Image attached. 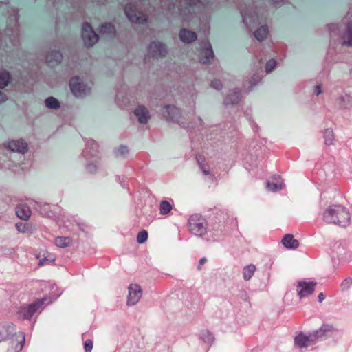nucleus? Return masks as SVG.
Listing matches in <instances>:
<instances>
[{
  "instance_id": "nucleus-4",
  "label": "nucleus",
  "mask_w": 352,
  "mask_h": 352,
  "mask_svg": "<svg viewBox=\"0 0 352 352\" xmlns=\"http://www.w3.org/2000/svg\"><path fill=\"white\" fill-rule=\"evenodd\" d=\"M46 300V298H43L30 305L21 307L16 313L17 317L21 320L30 318L41 307Z\"/></svg>"
},
{
  "instance_id": "nucleus-22",
  "label": "nucleus",
  "mask_w": 352,
  "mask_h": 352,
  "mask_svg": "<svg viewBox=\"0 0 352 352\" xmlns=\"http://www.w3.org/2000/svg\"><path fill=\"white\" fill-rule=\"evenodd\" d=\"M256 271V266L253 264H250L243 268V275L245 280H249L254 275Z\"/></svg>"
},
{
  "instance_id": "nucleus-47",
  "label": "nucleus",
  "mask_w": 352,
  "mask_h": 352,
  "mask_svg": "<svg viewBox=\"0 0 352 352\" xmlns=\"http://www.w3.org/2000/svg\"><path fill=\"white\" fill-rule=\"evenodd\" d=\"M203 173L205 174V175H209V171H208L207 170L203 168Z\"/></svg>"
},
{
  "instance_id": "nucleus-35",
  "label": "nucleus",
  "mask_w": 352,
  "mask_h": 352,
  "mask_svg": "<svg viewBox=\"0 0 352 352\" xmlns=\"http://www.w3.org/2000/svg\"><path fill=\"white\" fill-rule=\"evenodd\" d=\"M276 65V62L274 60H270L266 64V72L270 73Z\"/></svg>"
},
{
  "instance_id": "nucleus-13",
  "label": "nucleus",
  "mask_w": 352,
  "mask_h": 352,
  "mask_svg": "<svg viewBox=\"0 0 352 352\" xmlns=\"http://www.w3.org/2000/svg\"><path fill=\"white\" fill-rule=\"evenodd\" d=\"M5 146L14 152L25 153L27 151V144L22 140H10Z\"/></svg>"
},
{
  "instance_id": "nucleus-15",
  "label": "nucleus",
  "mask_w": 352,
  "mask_h": 352,
  "mask_svg": "<svg viewBox=\"0 0 352 352\" xmlns=\"http://www.w3.org/2000/svg\"><path fill=\"white\" fill-rule=\"evenodd\" d=\"M134 113L135 116L138 118L139 122L142 124L146 123L148 119L150 118V114L148 111L146 109V107L143 106L138 107L135 109Z\"/></svg>"
},
{
  "instance_id": "nucleus-3",
  "label": "nucleus",
  "mask_w": 352,
  "mask_h": 352,
  "mask_svg": "<svg viewBox=\"0 0 352 352\" xmlns=\"http://www.w3.org/2000/svg\"><path fill=\"white\" fill-rule=\"evenodd\" d=\"M124 12L132 23H143L147 21V15L140 10L137 4L129 3L125 6Z\"/></svg>"
},
{
  "instance_id": "nucleus-32",
  "label": "nucleus",
  "mask_w": 352,
  "mask_h": 352,
  "mask_svg": "<svg viewBox=\"0 0 352 352\" xmlns=\"http://www.w3.org/2000/svg\"><path fill=\"white\" fill-rule=\"evenodd\" d=\"M101 32L103 34H113L115 28L111 23H105L101 27Z\"/></svg>"
},
{
  "instance_id": "nucleus-24",
  "label": "nucleus",
  "mask_w": 352,
  "mask_h": 352,
  "mask_svg": "<svg viewBox=\"0 0 352 352\" xmlns=\"http://www.w3.org/2000/svg\"><path fill=\"white\" fill-rule=\"evenodd\" d=\"M284 187V184L281 180H278L276 182H268L267 183V188L269 190L275 192L282 189Z\"/></svg>"
},
{
  "instance_id": "nucleus-40",
  "label": "nucleus",
  "mask_w": 352,
  "mask_h": 352,
  "mask_svg": "<svg viewBox=\"0 0 352 352\" xmlns=\"http://www.w3.org/2000/svg\"><path fill=\"white\" fill-rule=\"evenodd\" d=\"M234 96V98L233 100H230L229 98H227L226 103L227 104L234 103V102H236L239 100V94H235Z\"/></svg>"
},
{
  "instance_id": "nucleus-11",
  "label": "nucleus",
  "mask_w": 352,
  "mask_h": 352,
  "mask_svg": "<svg viewBox=\"0 0 352 352\" xmlns=\"http://www.w3.org/2000/svg\"><path fill=\"white\" fill-rule=\"evenodd\" d=\"M315 285L314 283L300 282L297 286L298 296L304 298L311 294L315 289Z\"/></svg>"
},
{
  "instance_id": "nucleus-30",
  "label": "nucleus",
  "mask_w": 352,
  "mask_h": 352,
  "mask_svg": "<svg viewBox=\"0 0 352 352\" xmlns=\"http://www.w3.org/2000/svg\"><path fill=\"white\" fill-rule=\"evenodd\" d=\"M45 104L47 107L52 109H57L59 107L58 101L53 97H50L45 100Z\"/></svg>"
},
{
  "instance_id": "nucleus-18",
  "label": "nucleus",
  "mask_w": 352,
  "mask_h": 352,
  "mask_svg": "<svg viewBox=\"0 0 352 352\" xmlns=\"http://www.w3.org/2000/svg\"><path fill=\"white\" fill-rule=\"evenodd\" d=\"M179 38L184 43H190L196 40L197 35L194 32L182 29L179 32Z\"/></svg>"
},
{
  "instance_id": "nucleus-16",
  "label": "nucleus",
  "mask_w": 352,
  "mask_h": 352,
  "mask_svg": "<svg viewBox=\"0 0 352 352\" xmlns=\"http://www.w3.org/2000/svg\"><path fill=\"white\" fill-rule=\"evenodd\" d=\"M16 213L20 219L23 220H28L32 214V211L29 206L25 204H21L16 208Z\"/></svg>"
},
{
  "instance_id": "nucleus-38",
  "label": "nucleus",
  "mask_w": 352,
  "mask_h": 352,
  "mask_svg": "<svg viewBox=\"0 0 352 352\" xmlns=\"http://www.w3.org/2000/svg\"><path fill=\"white\" fill-rule=\"evenodd\" d=\"M129 153V150L126 146H120L117 151V155L124 156Z\"/></svg>"
},
{
  "instance_id": "nucleus-2",
  "label": "nucleus",
  "mask_w": 352,
  "mask_h": 352,
  "mask_svg": "<svg viewBox=\"0 0 352 352\" xmlns=\"http://www.w3.org/2000/svg\"><path fill=\"white\" fill-rule=\"evenodd\" d=\"M188 228L193 234L203 236L207 232L206 220L199 214H193L189 218Z\"/></svg>"
},
{
  "instance_id": "nucleus-46",
  "label": "nucleus",
  "mask_w": 352,
  "mask_h": 352,
  "mask_svg": "<svg viewBox=\"0 0 352 352\" xmlns=\"http://www.w3.org/2000/svg\"><path fill=\"white\" fill-rule=\"evenodd\" d=\"M93 168H94V166H92V165H89V166H88V167H87V169H88V170H89V172H92V171H93V170H92Z\"/></svg>"
},
{
  "instance_id": "nucleus-17",
  "label": "nucleus",
  "mask_w": 352,
  "mask_h": 352,
  "mask_svg": "<svg viewBox=\"0 0 352 352\" xmlns=\"http://www.w3.org/2000/svg\"><path fill=\"white\" fill-rule=\"evenodd\" d=\"M283 245L288 249H296L299 246V242L294 239L290 234H285L282 239Z\"/></svg>"
},
{
  "instance_id": "nucleus-43",
  "label": "nucleus",
  "mask_w": 352,
  "mask_h": 352,
  "mask_svg": "<svg viewBox=\"0 0 352 352\" xmlns=\"http://www.w3.org/2000/svg\"><path fill=\"white\" fill-rule=\"evenodd\" d=\"M6 100V96L0 91V103Z\"/></svg>"
},
{
  "instance_id": "nucleus-26",
  "label": "nucleus",
  "mask_w": 352,
  "mask_h": 352,
  "mask_svg": "<svg viewBox=\"0 0 352 352\" xmlns=\"http://www.w3.org/2000/svg\"><path fill=\"white\" fill-rule=\"evenodd\" d=\"M207 47L202 52V54H204L205 57H201L200 61L203 63H206L210 61V59L212 58V51L211 50V47L210 45L206 44Z\"/></svg>"
},
{
  "instance_id": "nucleus-28",
  "label": "nucleus",
  "mask_w": 352,
  "mask_h": 352,
  "mask_svg": "<svg viewBox=\"0 0 352 352\" xmlns=\"http://www.w3.org/2000/svg\"><path fill=\"white\" fill-rule=\"evenodd\" d=\"M172 205L167 201H162L160 203V211L162 215L168 214L172 210Z\"/></svg>"
},
{
  "instance_id": "nucleus-8",
  "label": "nucleus",
  "mask_w": 352,
  "mask_h": 352,
  "mask_svg": "<svg viewBox=\"0 0 352 352\" xmlns=\"http://www.w3.org/2000/svg\"><path fill=\"white\" fill-rule=\"evenodd\" d=\"M19 331H17L16 327L12 323H1L0 342H6Z\"/></svg>"
},
{
  "instance_id": "nucleus-12",
  "label": "nucleus",
  "mask_w": 352,
  "mask_h": 352,
  "mask_svg": "<svg viewBox=\"0 0 352 352\" xmlns=\"http://www.w3.org/2000/svg\"><path fill=\"white\" fill-rule=\"evenodd\" d=\"M162 113L166 120L171 121H177L180 115L179 109L173 105L164 107Z\"/></svg>"
},
{
  "instance_id": "nucleus-44",
  "label": "nucleus",
  "mask_w": 352,
  "mask_h": 352,
  "mask_svg": "<svg viewBox=\"0 0 352 352\" xmlns=\"http://www.w3.org/2000/svg\"><path fill=\"white\" fill-rule=\"evenodd\" d=\"M187 2H188L190 4H196L198 1H200V0H186Z\"/></svg>"
},
{
  "instance_id": "nucleus-48",
  "label": "nucleus",
  "mask_w": 352,
  "mask_h": 352,
  "mask_svg": "<svg viewBox=\"0 0 352 352\" xmlns=\"http://www.w3.org/2000/svg\"><path fill=\"white\" fill-rule=\"evenodd\" d=\"M329 28L331 29L332 28V30L334 29V28H336V25H331L329 26Z\"/></svg>"
},
{
  "instance_id": "nucleus-20",
  "label": "nucleus",
  "mask_w": 352,
  "mask_h": 352,
  "mask_svg": "<svg viewBox=\"0 0 352 352\" xmlns=\"http://www.w3.org/2000/svg\"><path fill=\"white\" fill-rule=\"evenodd\" d=\"M54 243L58 248H65L71 246L73 243V240L67 236H57L54 239Z\"/></svg>"
},
{
  "instance_id": "nucleus-5",
  "label": "nucleus",
  "mask_w": 352,
  "mask_h": 352,
  "mask_svg": "<svg viewBox=\"0 0 352 352\" xmlns=\"http://www.w3.org/2000/svg\"><path fill=\"white\" fill-rule=\"evenodd\" d=\"M25 341V334L19 331L14 336L6 340L5 352H20Z\"/></svg>"
},
{
  "instance_id": "nucleus-45",
  "label": "nucleus",
  "mask_w": 352,
  "mask_h": 352,
  "mask_svg": "<svg viewBox=\"0 0 352 352\" xmlns=\"http://www.w3.org/2000/svg\"><path fill=\"white\" fill-rule=\"evenodd\" d=\"M318 299L320 302H322L324 299V295L322 293H320L318 295Z\"/></svg>"
},
{
  "instance_id": "nucleus-14",
  "label": "nucleus",
  "mask_w": 352,
  "mask_h": 352,
  "mask_svg": "<svg viewBox=\"0 0 352 352\" xmlns=\"http://www.w3.org/2000/svg\"><path fill=\"white\" fill-rule=\"evenodd\" d=\"M316 340L313 336V333L309 336L300 333L295 338V344L298 347H306L315 342Z\"/></svg>"
},
{
  "instance_id": "nucleus-42",
  "label": "nucleus",
  "mask_w": 352,
  "mask_h": 352,
  "mask_svg": "<svg viewBox=\"0 0 352 352\" xmlns=\"http://www.w3.org/2000/svg\"><path fill=\"white\" fill-rule=\"evenodd\" d=\"M315 93L317 94V95H319L320 94L322 93V89H321V87L320 85H317L316 87H315Z\"/></svg>"
},
{
  "instance_id": "nucleus-1",
  "label": "nucleus",
  "mask_w": 352,
  "mask_h": 352,
  "mask_svg": "<svg viewBox=\"0 0 352 352\" xmlns=\"http://www.w3.org/2000/svg\"><path fill=\"white\" fill-rule=\"evenodd\" d=\"M324 220L329 223H333L346 227L351 221L349 210L342 205H332L324 212Z\"/></svg>"
},
{
  "instance_id": "nucleus-33",
  "label": "nucleus",
  "mask_w": 352,
  "mask_h": 352,
  "mask_svg": "<svg viewBox=\"0 0 352 352\" xmlns=\"http://www.w3.org/2000/svg\"><path fill=\"white\" fill-rule=\"evenodd\" d=\"M16 228L19 232L23 233L30 231V225L29 223H17Z\"/></svg>"
},
{
  "instance_id": "nucleus-25",
  "label": "nucleus",
  "mask_w": 352,
  "mask_h": 352,
  "mask_svg": "<svg viewBox=\"0 0 352 352\" xmlns=\"http://www.w3.org/2000/svg\"><path fill=\"white\" fill-rule=\"evenodd\" d=\"M268 34L267 27L262 26L254 32V36L258 41L264 40Z\"/></svg>"
},
{
  "instance_id": "nucleus-29",
  "label": "nucleus",
  "mask_w": 352,
  "mask_h": 352,
  "mask_svg": "<svg viewBox=\"0 0 352 352\" xmlns=\"http://www.w3.org/2000/svg\"><path fill=\"white\" fill-rule=\"evenodd\" d=\"M10 74L7 72H0V88H4L6 87L10 81Z\"/></svg>"
},
{
  "instance_id": "nucleus-27",
  "label": "nucleus",
  "mask_w": 352,
  "mask_h": 352,
  "mask_svg": "<svg viewBox=\"0 0 352 352\" xmlns=\"http://www.w3.org/2000/svg\"><path fill=\"white\" fill-rule=\"evenodd\" d=\"M340 104L344 108L352 107V98L349 95H344L340 98Z\"/></svg>"
},
{
  "instance_id": "nucleus-23",
  "label": "nucleus",
  "mask_w": 352,
  "mask_h": 352,
  "mask_svg": "<svg viewBox=\"0 0 352 352\" xmlns=\"http://www.w3.org/2000/svg\"><path fill=\"white\" fill-rule=\"evenodd\" d=\"M47 61L49 63L54 64V63H58L60 62L62 59V55L60 54L59 52H52L50 54H49L47 56Z\"/></svg>"
},
{
  "instance_id": "nucleus-37",
  "label": "nucleus",
  "mask_w": 352,
  "mask_h": 352,
  "mask_svg": "<svg viewBox=\"0 0 352 352\" xmlns=\"http://www.w3.org/2000/svg\"><path fill=\"white\" fill-rule=\"evenodd\" d=\"M351 285H352V278L349 277L343 280L341 285L343 287V289H349Z\"/></svg>"
},
{
  "instance_id": "nucleus-41",
  "label": "nucleus",
  "mask_w": 352,
  "mask_h": 352,
  "mask_svg": "<svg viewBox=\"0 0 352 352\" xmlns=\"http://www.w3.org/2000/svg\"><path fill=\"white\" fill-rule=\"evenodd\" d=\"M207 261V259L204 257V258H201L200 260H199V266H198V268L199 269H201V265H204Z\"/></svg>"
},
{
  "instance_id": "nucleus-6",
  "label": "nucleus",
  "mask_w": 352,
  "mask_h": 352,
  "mask_svg": "<svg viewBox=\"0 0 352 352\" xmlns=\"http://www.w3.org/2000/svg\"><path fill=\"white\" fill-rule=\"evenodd\" d=\"M82 37L87 46H92L98 41V36L89 23H84L82 28Z\"/></svg>"
},
{
  "instance_id": "nucleus-31",
  "label": "nucleus",
  "mask_w": 352,
  "mask_h": 352,
  "mask_svg": "<svg viewBox=\"0 0 352 352\" xmlns=\"http://www.w3.org/2000/svg\"><path fill=\"white\" fill-rule=\"evenodd\" d=\"M333 133L331 129L324 131V142L327 145H331L333 142Z\"/></svg>"
},
{
  "instance_id": "nucleus-34",
  "label": "nucleus",
  "mask_w": 352,
  "mask_h": 352,
  "mask_svg": "<svg viewBox=\"0 0 352 352\" xmlns=\"http://www.w3.org/2000/svg\"><path fill=\"white\" fill-rule=\"evenodd\" d=\"M148 239V233L146 230L140 232L137 236V241L139 243H144Z\"/></svg>"
},
{
  "instance_id": "nucleus-49",
  "label": "nucleus",
  "mask_w": 352,
  "mask_h": 352,
  "mask_svg": "<svg viewBox=\"0 0 352 352\" xmlns=\"http://www.w3.org/2000/svg\"><path fill=\"white\" fill-rule=\"evenodd\" d=\"M243 21L245 22V23H248V17L246 16H243Z\"/></svg>"
},
{
  "instance_id": "nucleus-9",
  "label": "nucleus",
  "mask_w": 352,
  "mask_h": 352,
  "mask_svg": "<svg viewBox=\"0 0 352 352\" xmlns=\"http://www.w3.org/2000/svg\"><path fill=\"white\" fill-rule=\"evenodd\" d=\"M142 292L140 285L131 284L129 287V295L127 299L128 305H135L141 298Z\"/></svg>"
},
{
  "instance_id": "nucleus-21",
  "label": "nucleus",
  "mask_w": 352,
  "mask_h": 352,
  "mask_svg": "<svg viewBox=\"0 0 352 352\" xmlns=\"http://www.w3.org/2000/svg\"><path fill=\"white\" fill-rule=\"evenodd\" d=\"M342 43L346 45H352V23L349 24L346 31L342 36Z\"/></svg>"
},
{
  "instance_id": "nucleus-7",
  "label": "nucleus",
  "mask_w": 352,
  "mask_h": 352,
  "mask_svg": "<svg viewBox=\"0 0 352 352\" xmlns=\"http://www.w3.org/2000/svg\"><path fill=\"white\" fill-rule=\"evenodd\" d=\"M72 92L77 97H81L89 91L78 77H73L69 82Z\"/></svg>"
},
{
  "instance_id": "nucleus-36",
  "label": "nucleus",
  "mask_w": 352,
  "mask_h": 352,
  "mask_svg": "<svg viewBox=\"0 0 352 352\" xmlns=\"http://www.w3.org/2000/svg\"><path fill=\"white\" fill-rule=\"evenodd\" d=\"M84 348L86 352H91L93 348V341L90 339L87 340L84 344Z\"/></svg>"
},
{
  "instance_id": "nucleus-39",
  "label": "nucleus",
  "mask_w": 352,
  "mask_h": 352,
  "mask_svg": "<svg viewBox=\"0 0 352 352\" xmlns=\"http://www.w3.org/2000/svg\"><path fill=\"white\" fill-rule=\"evenodd\" d=\"M211 85L212 87L215 88L217 89H219L221 87V83L218 80H213L211 83Z\"/></svg>"
},
{
  "instance_id": "nucleus-19",
  "label": "nucleus",
  "mask_w": 352,
  "mask_h": 352,
  "mask_svg": "<svg viewBox=\"0 0 352 352\" xmlns=\"http://www.w3.org/2000/svg\"><path fill=\"white\" fill-rule=\"evenodd\" d=\"M335 328L331 324H323L318 330L313 333L315 339L322 338L327 335L328 333L335 331Z\"/></svg>"
},
{
  "instance_id": "nucleus-10",
  "label": "nucleus",
  "mask_w": 352,
  "mask_h": 352,
  "mask_svg": "<svg viewBox=\"0 0 352 352\" xmlns=\"http://www.w3.org/2000/svg\"><path fill=\"white\" fill-rule=\"evenodd\" d=\"M166 53L165 46L160 42L151 43L148 48V54L153 57L158 58L164 56Z\"/></svg>"
}]
</instances>
